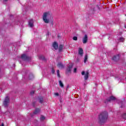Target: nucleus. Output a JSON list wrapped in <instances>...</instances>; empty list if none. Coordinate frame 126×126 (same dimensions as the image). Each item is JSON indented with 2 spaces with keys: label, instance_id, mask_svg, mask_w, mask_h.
Masks as SVG:
<instances>
[{
  "label": "nucleus",
  "instance_id": "nucleus-3",
  "mask_svg": "<svg viewBox=\"0 0 126 126\" xmlns=\"http://www.w3.org/2000/svg\"><path fill=\"white\" fill-rule=\"evenodd\" d=\"M72 66H73V64L72 63H70L67 65V71L68 72H70L71 71V69H72Z\"/></svg>",
  "mask_w": 126,
  "mask_h": 126
},
{
  "label": "nucleus",
  "instance_id": "nucleus-20",
  "mask_svg": "<svg viewBox=\"0 0 126 126\" xmlns=\"http://www.w3.org/2000/svg\"><path fill=\"white\" fill-rule=\"evenodd\" d=\"M34 77V75H33V74H31L30 76H29V78L30 79H33V78Z\"/></svg>",
  "mask_w": 126,
  "mask_h": 126
},
{
  "label": "nucleus",
  "instance_id": "nucleus-7",
  "mask_svg": "<svg viewBox=\"0 0 126 126\" xmlns=\"http://www.w3.org/2000/svg\"><path fill=\"white\" fill-rule=\"evenodd\" d=\"M29 26L30 27H33L34 26V21L33 20L31 19L29 21Z\"/></svg>",
  "mask_w": 126,
  "mask_h": 126
},
{
  "label": "nucleus",
  "instance_id": "nucleus-12",
  "mask_svg": "<svg viewBox=\"0 0 126 126\" xmlns=\"http://www.w3.org/2000/svg\"><path fill=\"white\" fill-rule=\"evenodd\" d=\"M39 113H40V109L36 108L33 112V114L34 115H37V114H39Z\"/></svg>",
  "mask_w": 126,
  "mask_h": 126
},
{
  "label": "nucleus",
  "instance_id": "nucleus-2",
  "mask_svg": "<svg viewBox=\"0 0 126 126\" xmlns=\"http://www.w3.org/2000/svg\"><path fill=\"white\" fill-rule=\"evenodd\" d=\"M108 119V112L104 111L102 112L99 116V123H105Z\"/></svg>",
  "mask_w": 126,
  "mask_h": 126
},
{
  "label": "nucleus",
  "instance_id": "nucleus-15",
  "mask_svg": "<svg viewBox=\"0 0 126 126\" xmlns=\"http://www.w3.org/2000/svg\"><path fill=\"white\" fill-rule=\"evenodd\" d=\"M38 59H39V60H42V61H45V57H44V56H43V55H40V56H39V57H38Z\"/></svg>",
  "mask_w": 126,
  "mask_h": 126
},
{
  "label": "nucleus",
  "instance_id": "nucleus-23",
  "mask_svg": "<svg viewBox=\"0 0 126 126\" xmlns=\"http://www.w3.org/2000/svg\"><path fill=\"white\" fill-rule=\"evenodd\" d=\"M39 102H40L41 103H43V98L42 97L39 98Z\"/></svg>",
  "mask_w": 126,
  "mask_h": 126
},
{
  "label": "nucleus",
  "instance_id": "nucleus-25",
  "mask_svg": "<svg viewBox=\"0 0 126 126\" xmlns=\"http://www.w3.org/2000/svg\"><path fill=\"white\" fill-rule=\"evenodd\" d=\"M52 73L54 74L55 73V70L54 69H52V71H51Z\"/></svg>",
  "mask_w": 126,
  "mask_h": 126
},
{
  "label": "nucleus",
  "instance_id": "nucleus-10",
  "mask_svg": "<svg viewBox=\"0 0 126 126\" xmlns=\"http://www.w3.org/2000/svg\"><path fill=\"white\" fill-rule=\"evenodd\" d=\"M114 100H116V97H114L113 96H111L107 99V101H108L109 102H110V101H113Z\"/></svg>",
  "mask_w": 126,
  "mask_h": 126
},
{
  "label": "nucleus",
  "instance_id": "nucleus-13",
  "mask_svg": "<svg viewBox=\"0 0 126 126\" xmlns=\"http://www.w3.org/2000/svg\"><path fill=\"white\" fill-rule=\"evenodd\" d=\"M79 55H80V56L83 55V49L82 48L79 49Z\"/></svg>",
  "mask_w": 126,
  "mask_h": 126
},
{
  "label": "nucleus",
  "instance_id": "nucleus-11",
  "mask_svg": "<svg viewBox=\"0 0 126 126\" xmlns=\"http://www.w3.org/2000/svg\"><path fill=\"white\" fill-rule=\"evenodd\" d=\"M53 48H54V49L55 50H57V49H58L59 46L58 45V43H57V42H55L53 44Z\"/></svg>",
  "mask_w": 126,
  "mask_h": 126
},
{
  "label": "nucleus",
  "instance_id": "nucleus-31",
  "mask_svg": "<svg viewBox=\"0 0 126 126\" xmlns=\"http://www.w3.org/2000/svg\"><path fill=\"white\" fill-rule=\"evenodd\" d=\"M7 0H4V1H7Z\"/></svg>",
  "mask_w": 126,
  "mask_h": 126
},
{
  "label": "nucleus",
  "instance_id": "nucleus-27",
  "mask_svg": "<svg viewBox=\"0 0 126 126\" xmlns=\"http://www.w3.org/2000/svg\"><path fill=\"white\" fill-rule=\"evenodd\" d=\"M34 93H35V92L34 91H32L31 92V94H34Z\"/></svg>",
  "mask_w": 126,
  "mask_h": 126
},
{
  "label": "nucleus",
  "instance_id": "nucleus-14",
  "mask_svg": "<svg viewBox=\"0 0 126 126\" xmlns=\"http://www.w3.org/2000/svg\"><path fill=\"white\" fill-rule=\"evenodd\" d=\"M89 74V73L88 72H86V73L85 74V80H87V79H88Z\"/></svg>",
  "mask_w": 126,
  "mask_h": 126
},
{
  "label": "nucleus",
  "instance_id": "nucleus-16",
  "mask_svg": "<svg viewBox=\"0 0 126 126\" xmlns=\"http://www.w3.org/2000/svg\"><path fill=\"white\" fill-rule=\"evenodd\" d=\"M87 60H88V57L87 56V55H85V59L84 60V63H86V62H87Z\"/></svg>",
  "mask_w": 126,
  "mask_h": 126
},
{
  "label": "nucleus",
  "instance_id": "nucleus-6",
  "mask_svg": "<svg viewBox=\"0 0 126 126\" xmlns=\"http://www.w3.org/2000/svg\"><path fill=\"white\" fill-rule=\"evenodd\" d=\"M88 40V37L87 34H85L84 37L83 38V44H86L87 43V41Z\"/></svg>",
  "mask_w": 126,
  "mask_h": 126
},
{
  "label": "nucleus",
  "instance_id": "nucleus-24",
  "mask_svg": "<svg viewBox=\"0 0 126 126\" xmlns=\"http://www.w3.org/2000/svg\"><path fill=\"white\" fill-rule=\"evenodd\" d=\"M73 39L74 40V41H77V37L76 36H74L73 37Z\"/></svg>",
  "mask_w": 126,
  "mask_h": 126
},
{
  "label": "nucleus",
  "instance_id": "nucleus-18",
  "mask_svg": "<svg viewBox=\"0 0 126 126\" xmlns=\"http://www.w3.org/2000/svg\"><path fill=\"white\" fill-rule=\"evenodd\" d=\"M59 85H60L61 87H63V84L62 82V81H59Z\"/></svg>",
  "mask_w": 126,
  "mask_h": 126
},
{
  "label": "nucleus",
  "instance_id": "nucleus-19",
  "mask_svg": "<svg viewBox=\"0 0 126 126\" xmlns=\"http://www.w3.org/2000/svg\"><path fill=\"white\" fill-rule=\"evenodd\" d=\"M119 41L120 42H124V41H125V38H124L123 37H120L119 38Z\"/></svg>",
  "mask_w": 126,
  "mask_h": 126
},
{
  "label": "nucleus",
  "instance_id": "nucleus-30",
  "mask_svg": "<svg viewBox=\"0 0 126 126\" xmlns=\"http://www.w3.org/2000/svg\"><path fill=\"white\" fill-rule=\"evenodd\" d=\"M1 126H4V125L3 124V123H2Z\"/></svg>",
  "mask_w": 126,
  "mask_h": 126
},
{
  "label": "nucleus",
  "instance_id": "nucleus-22",
  "mask_svg": "<svg viewBox=\"0 0 126 126\" xmlns=\"http://www.w3.org/2000/svg\"><path fill=\"white\" fill-rule=\"evenodd\" d=\"M44 120H45V117L44 116H41L40 117V121H44Z\"/></svg>",
  "mask_w": 126,
  "mask_h": 126
},
{
  "label": "nucleus",
  "instance_id": "nucleus-29",
  "mask_svg": "<svg viewBox=\"0 0 126 126\" xmlns=\"http://www.w3.org/2000/svg\"><path fill=\"white\" fill-rule=\"evenodd\" d=\"M55 96H59V93H55Z\"/></svg>",
  "mask_w": 126,
  "mask_h": 126
},
{
  "label": "nucleus",
  "instance_id": "nucleus-1",
  "mask_svg": "<svg viewBox=\"0 0 126 126\" xmlns=\"http://www.w3.org/2000/svg\"><path fill=\"white\" fill-rule=\"evenodd\" d=\"M52 14L50 11H47L43 13L42 15L43 21L45 23H49L50 21L52 19Z\"/></svg>",
  "mask_w": 126,
  "mask_h": 126
},
{
  "label": "nucleus",
  "instance_id": "nucleus-28",
  "mask_svg": "<svg viewBox=\"0 0 126 126\" xmlns=\"http://www.w3.org/2000/svg\"><path fill=\"white\" fill-rule=\"evenodd\" d=\"M77 70V69H76V68H75L74 69V72H76V71Z\"/></svg>",
  "mask_w": 126,
  "mask_h": 126
},
{
  "label": "nucleus",
  "instance_id": "nucleus-21",
  "mask_svg": "<svg viewBox=\"0 0 126 126\" xmlns=\"http://www.w3.org/2000/svg\"><path fill=\"white\" fill-rule=\"evenodd\" d=\"M57 75L58 77H61V76L60 75V70H57Z\"/></svg>",
  "mask_w": 126,
  "mask_h": 126
},
{
  "label": "nucleus",
  "instance_id": "nucleus-26",
  "mask_svg": "<svg viewBox=\"0 0 126 126\" xmlns=\"http://www.w3.org/2000/svg\"><path fill=\"white\" fill-rule=\"evenodd\" d=\"M85 74V71H82V75H84Z\"/></svg>",
  "mask_w": 126,
  "mask_h": 126
},
{
  "label": "nucleus",
  "instance_id": "nucleus-4",
  "mask_svg": "<svg viewBox=\"0 0 126 126\" xmlns=\"http://www.w3.org/2000/svg\"><path fill=\"white\" fill-rule=\"evenodd\" d=\"M8 103H9V97L6 96L3 102V104L5 107H6V106H7V104H8Z\"/></svg>",
  "mask_w": 126,
  "mask_h": 126
},
{
  "label": "nucleus",
  "instance_id": "nucleus-9",
  "mask_svg": "<svg viewBox=\"0 0 126 126\" xmlns=\"http://www.w3.org/2000/svg\"><path fill=\"white\" fill-rule=\"evenodd\" d=\"M120 59V55H118L117 56H115L112 58L113 61H114V62H117L118 60Z\"/></svg>",
  "mask_w": 126,
  "mask_h": 126
},
{
  "label": "nucleus",
  "instance_id": "nucleus-8",
  "mask_svg": "<svg viewBox=\"0 0 126 126\" xmlns=\"http://www.w3.org/2000/svg\"><path fill=\"white\" fill-rule=\"evenodd\" d=\"M58 67L60 68V69H62V68H63L64 67V66L63 64V63L61 62H59L57 64Z\"/></svg>",
  "mask_w": 126,
  "mask_h": 126
},
{
  "label": "nucleus",
  "instance_id": "nucleus-5",
  "mask_svg": "<svg viewBox=\"0 0 126 126\" xmlns=\"http://www.w3.org/2000/svg\"><path fill=\"white\" fill-rule=\"evenodd\" d=\"M21 59L23 61H28V60H29V57H27V55L23 54L21 56Z\"/></svg>",
  "mask_w": 126,
  "mask_h": 126
},
{
  "label": "nucleus",
  "instance_id": "nucleus-32",
  "mask_svg": "<svg viewBox=\"0 0 126 126\" xmlns=\"http://www.w3.org/2000/svg\"><path fill=\"white\" fill-rule=\"evenodd\" d=\"M20 63H21V62H20Z\"/></svg>",
  "mask_w": 126,
  "mask_h": 126
},
{
  "label": "nucleus",
  "instance_id": "nucleus-17",
  "mask_svg": "<svg viewBox=\"0 0 126 126\" xmlns=\"http://www.w3.org/2000/svg\"><path fill=\"white\" fill-rule=\"evenodd\" d=\"M63 45H60L59 48V52H62V51H63Z\"/></svg>",
  "mask_w": 126,
  "mask_h": 126
}]
</instances>
